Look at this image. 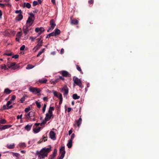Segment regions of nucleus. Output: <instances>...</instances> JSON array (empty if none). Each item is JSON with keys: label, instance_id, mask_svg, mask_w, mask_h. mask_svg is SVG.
Here are the masks:
<instances>
[{"label": "nucleus", "instance_id": "9b49d317", "mask_svg": "<svg viewBox=\"0 0 159 159\" xmlns=\"http://www.w3.org/2000/svg\"><path fill=\"white\" fill-rule=\"evenodd\" d=\"M34 20L32 17H29L26 21V25L30 26L33 23Z\"/></svg>", "mask_w": 159, "mask_h": 159}, {"label": "nucleus", "instance_id": "2f4dec72", "mask_svg": "<svg viewBox=\"0 0 159 159\" xmlns=\"http://www.w3.org/2000/svg\"><path fill=\"white\" fill-rule=\"evenodd\" d=\"M45 48H43L42 50L39 52L38 54L37 57H38L40 56L43 52H44Z\"/></svg>", "mask_w": 159, "mask_h": 159}, {"label": "nucleus", "instance_id": "6ab92c4d", "mask_svg": "<svg viewBox=\"0 0 159 159\" xmlns=\"http://www.w3.org/2000/svg\"><path fill=\"white\" fill-rule=\"evenodd\" d=\"M7 148L10 149H13L15 147V144L14 143L11 144H7L6 146Z\"/></svg>", "mask_w": 159, "mask_h": 159}, {"label": "nucleus", "instance_id": "39448f33", "mask_svg": "<svg viewBox=\"0 0 159 159\" xmlns=\"http://www.w3.org/2000/svg\"><path fill=\"white\" fill-rule=\"evenodd\" d=\"M60 152L61 154L60 156L58 158V159H63L64 157L66 152L65 149V147L62 146L60 149Z\"/></svg>", "mask_w": 159, "mask_h": 159}, {"label": "nucleus", "instance_id": "9d476101", "mask_svg": "<svg viewBox=\"0 0 159 159\" xmlns=\"http://www.w3.org/2000/svg\"><path fill=\"white\" fill-rule=\"evenodd\" d=\"M19 67V66L17 65H16L15 62L11 63L10 65L8 66V68L12 70L16 69L18 68Z\"/></svg>", "mask_w": 159, "mask_h": 159}, {"label": "nucleus", "instance_id": "412c9836", "mask_svg": "<svg viewBox=\"0 0 159 159\" xmlns=\"http://www.w3.org/2000/svg\"><path fill=\"white\" fill-rule=\"evenodd\" d=\"M47 138L48 137L47 136H43V138L42 139H40V140L39 141V143H41L43 141H44V142L47 141Z\"/></svg>", "mask_w": 159, "mask_h": 159}, {"label": "nucleus", "instance_id": "13d9d810", "mask_svg": "<svg viewBox=\"0 0 159 159\" xmlns=\"http://www.w3.org/2000/svg\"><path fill=\"white\" fill-rule=\"evenodd\" d=\"M64 49L63 48H61V51H60V52H61V54H63V53H64Z\"/></svg>", "mask_w": 159, "mask_h": 159}, {"label": "nucleus", "instance_id": "a211bd4d", "mask_svg": "<svg viewBox=\"0 0 159 159\" xmlns=\"http://www.w3.org/2000/svg\"><path fill=\"white\" fill-rule=\"evenodd\" d=\"M61 73L62 76L65 77L70 76V75L69 73L66 70H63L61 71Z\"/></svg>", "mask_w": 159, "mask_h": 159}, {"label": "nucleus", "instance_id": "f8f14e48", "mask_svg": "<svg viewBox=\"0 0 159 159\" xmlns=\"http://www.w3.org/2000/svg\"><path fill=\"white\" fill-rule=\"evenodd\" d=\"M44 29L43 27H37L35 29V31L38 33L39 34L38 36L40 34L43 32L44 31Z\"/></svg>", "mask_w": 159, "mask_h": 159}, {"label": "nucleus", "instance_id": "4d7b16f0", "mask_svg": "<svg viewBox=\"0 0 159 159\" xmlns=\"http://www.w3.org/2000/svg\"><path fill=\"white\" fill-rule=\"evenodd\" d=\"M0 5L3 8L5 7V4L1 3H0Z\"/></svg>", "mask_w": 159, "mask_h": 159}, {"label": "nucleus", "instance_id": "20e7f679", "mask_svg": "<svg viewBox=\"0 0 159 159\" xmlns=\"http://www.w3.org/2000/svg\"><path fill=\"white\" fill-rule=\"evenodd\" d=\"M26 113H27V114H25L26 117L27 119H29L30 117H34L35 115V112L33 111H30L29 113V111L30 110H25Z\"/></svg>", "mask_w": 159, "mask_h": 159}, {"label": "nucleus", "instance_id": "a18cd8bd", "mask_svg": "<svg viewBox=\"0 0 159 159\" xmlns=\"http://www.w3.org/2000/svg\"><path fill=\"white\" fill-rule=\"evenodd\" d=\"M15 13L16 14H20V13H21V14H22V11L21 10H16L15 11Z\"/></svg>", "mask_w": 159, "mask_h": 159}, {"label": "nucleus", "instance_id": "864d4df0", "mask_svg": "<svg viewBox=\"0 0 159 159\" xmlns=\"http://www.w3.org/2000/svg\"><path fill=\"white\" fill-rule=\"evenodd\" d=\"M43 100L44 101H46L47 102L48 101V98L47 97H44L43 98Z\"/></svg>", "mask_w": 159, "mask_h": 159}, {"label": "nucleus", "instance_id": "49530a36", "mask_svg": "<svg viewBox=\"0 0 159 159\" xmlns=\"http://www.w3.org/2000/svg\"><path fill=\"white\" fill-rule=\"evenodd\" d=\"M19 57V55H15L14 56H13L12 57V58H14V59H17Z\"/></svg>", "mask_w": 159, "mask_h": 159}, {"label": "nucleus", "instance_id": "a19ab883", "mask_svg": "<svg viewBox=\"0 0 159 159\" xmlns=\"http://www.w3.org/2000/svg\"><path fill=\"white\" fill-rule=\"evenodd\" d=\"M75 134H72L71 136V138L70 140L73 141V140L75 137Z\"/></svg>", "mask_w": 159, "mask_h": 159}, {"label": "nucleus", "instance_id": "bb28decb", "mask_svg": "<svg viewBox=\"0 0 159 159\" xmlns=\"http://www.w3.org/2000/svg\"><path fill=\"white\" fill-rule=\"evenodd\" d=\"M41 127H39L38 128H34L33 129V131L35 133H38L40 130Z\"/></svg>", "mask_w": 159, "mask_h": 159}, {"label": "nucleus", "instance_id": "de8ad7c7", "mask_svg": "<svg viewBox=\"0 0 159 159\" xmlns=\"http://www.w3.org/2000/svg\"><path fill=\"white\" fill-rule=\"evenodd\" d=\"M50 36H56L54 31L50 33Z\"/></svg>", "mask_w": 159, "mask_h": 159}, {"label": "nucleus", "instance_id": "4468645a", "mask_svg": "<svg viewBox=\"0 0 159 159\" xmlns=\"http://www.w3.org/2000/svg\"><path fill=\"white\" fill-rule=\"evenodd\" d=\"M30 27V26H27L26 25L24 26L23 27V30L24 33L25 34V35H26L28 33L30 30L29 29V27Z\"/></svg>", "mask_w": 159, "mask_h": 159}, {"label": "nucleus", "instance_id": "680f3d73", "mask_svg": "<svg viewBox=\"0 0 159 159\" xmlns=\"http://www.w3.org/2000/svg\"><path fill=\"white\" fill-rule=\"evenodd\" d=\"M72 132V130L71 129L69 131L68 134L69 135H70Z\"/></svg>", "mask_w": 159, "mask_h": 159}, {"label": "nucleus", "instance_id": "393cba45", "mask_svg": "<svg viewBox=\"0 0 159 159\" xmlns=\"http://www.w3.org/2000/svg\"><path fill=\"white\" fill-rule=\"evenodd\" d=\"M54 33L56 36L57 35H59V34H60L61 33L60 30L58 29H56L54 30Z\"/></svg>", "mask_w": 159, "mask_h": 159}, {"label": "nucleus", "instance_id": "7c9ffc66", "mask_svg": "<svg viewBox=\"0 0 159 159\" xmlns=\"http://www.w3.org/2000/svg\"><path fill=\"white\" fill-rule=\"evenodd\" d=\"M73 98L74 99H78L80 98V96H78L76 94H74L73 95Z\"/></svg>", "mask_w": 159, "mask_h": 159}, {"label": "nucleus", "instance_id": "f257e3e1", "mask_svg": "<svg viewBox=\"0 0 159 159\" xmlns=\"http://www.w3.org/2000/svg\"><path fill=\"white\" fill-rule=\"evenodd\" d=\"M52 147L51 145L49 146V148H44L41 149L40 151H37L36 154L38 155V157H40L41 156L42 158L44 157H47L48 154L51 152Z\"/></svg>", "mask_w": 159, "mask_h": 159}, {"label": "nucleus", "instance_id": "ddd939ff", "mask_svg": "<svg viewBox=\"0 0 159 159\" xmlns=\"http://www.w3.org/2000/svg\"><path fill=\"white\" fill-rule=\"evenodd\" d=\"M12 102L10 101L7 102L6 105H4L3 106L4 109H11L12 108Z\"/></svg>", "mask_w": 159, "mask_h": 159}, {"label": "nucleus", "instance_id": "1a4fd4ad", "mask_svg": "<svg viewBox=\"0 0 159 159\" xmlns=\"http://www.w3.org/2000/svg\"><path fill=\"white\" fill-rule=\"evenodd\" d=\"M61 90L64 92V96L66 97L69 92V89L66 86H65L61 88Z\"/></svg>", "mask_w": 159, "mask_h": 159}, {"label": "nucleus", "instance_id": "4c0bfd02", "mask_svg": "<svg viewBox=\"0 0 159 159\" xmlns=\"http://www.w3.org/2000/svg\"><path fill=\"white\" fill-rule=\"evenodd\" d=\"M16 98V97L15 95H13L12 96L11 98V99L10 100V101H11V102L14 101L15 100V99Z\"/></svg>", "mask_w": 159, "mask_h": 159}, {"label": "nucleus", "instance_id": "bf43d9fd", "mask_svg": "<svg viewBox=\"0 0 159 159\" xmlns=\"http://www.w3.org/2000/svg\"><path fill=\"white\" fill-rule=\"evenodd\" d=\"M93 0H90L89 1V2L90 4H92L93 3Z\"/></svg>", "mask_w": 159, "mask_h": 159}, {"label": "nucleus", "instance_id": "c756f323", "mask_svg": "<svg viewBox=\"0 0 159 159\" xmlns=\"http://www.w3.org/2000/svg\"><path fill=\"white\" fill-rule=\"evenodd\" d=\"M42 42L41 41L38 44L37 46L35 47V48L37 49H38L39 48L42 46Z\"/></svg>", "mask_w": 159, "mask_h": 159}, {"label": "nucleus", "instance_id": "f3484780", "mask_svg": "<svg viewBox=\"0 0 159 159\" xmlns=\"http://www.w3.org/2000/svg\"><path fill=\"white\" fill-rule=\"evenodd\" d=\"M23 16L22 15V14L20 13L16 17L15 20L16 21H19L21 20L23 18Z\"/></svg>", "mask_w": 159, "mask_h": 159}, {"label": "nucleus", "instance_id": "f03ea898", "mask_svg": "<svg viewBox=\"0 0 159 159\" xmlns=\"http://www.w3.org/2000/svg\"><path fill=\"white\" fill-rule=\"evenodd\" d=\"M29 90L31 92H32L34 94H37L40 93L41 90L39 88L37 87H30L29 88Z\"/></svg>", "mask_w": 159, "mask_h": 159}, {"label": "nucleus", "instance_id": "c85d7f7f", "mask_svg": "<svg viewBox=\"0 0 159 159\" xmlns=\"http://www.w3.org/2000/svg\"><path fill=\"white\" fill-rule=\"evenodd\" d=\"M34 67H35V66H33V65H30V64H29V65H27V66L26 67V69H27V70H30V69H32Z\"/></svg>", "mask_w": 159, "mask_h": 159}, {"label": "nucleus", "instance_id": "7ed1b4c3", "mask_svg": "<svg viewBox=\"0 0 159 159\" xmlns=\"http://www.w3.org/2000/svg\"><path fill=\"white\" fill-rule=\"evenodd\" d=\"M73 80L74 83L76 85L79 86L80 87L83 88V86H82V83L80 79L78 78L74 77L73 78Z\"/></svg>", "mask_w": 159, "mask_h": 159}, {"label": "nucleus", "instance_id": "ea45409f", "mask_svg": "<svg viewBox=\"0 0 159 159\" xmlns=\"http://www.w3.org/2000/svg\"><path fill=\"white\" fill-rule=\"evenodd\" d=\"M1 69H4L6 70V66L5 65H1Z\"/></svg>", "mask_w": 159, "mask_h": 159}, {"label": "nucleus", "instance_id": "0eeeda50", "mask_svg": "<svg viewBox=\"0 0 159 159\" xmlns=\"http://www.w3.org/2000/svg\"><path fill=\"white\" fill-rule=\"evenodd\" d=\"M52 110H48V112L46 114V117L45 118L46 121H48L51 118V117L52 116Z\"/></svg>", "mask_w": 159, "mask_h": 159}, {"label": "nucleus", "instance_id": "423d86ee", "mask_svg": "<svg viewBox=\"0 0 159 159\" xmlns=\"http://www.w3.org/2000/svg\"><path fill=\"white\" fill-rule=\"evenodd\" d=\"M52 93L57 98H58L60 99V101L59 103L60 104H61L63 100L62 94L60 93H59V96L57 94V92L55 91H53Z\"/></svg>", "mask_w": 159, "mask_h": 159}, {"label": "nucleus", "instance_id": "2eb2a0df", "mask_svg": "<svg viewBox=\"0 0 159 159\" xmlns=\"http://www.w3.org/2000/svg\"><path fill=\"white\" fill-rule=\"evenodd\" d=\"M11 125H1V127H0V130L2 131L3 130H5L11 127Z\"/></svg>", "mask_w": 159, "mask_h": 159}, {"label": "nucleus", "instance_id": "774afa93", "mask_svg": "<svg viewBox=\"0 0 159 159\" xmlns=\"http://www.w3.org/2000/svg\"><path fill=\"white\" fill-rule=\"evenodd\" d=\"M51 54L52 55H55L56 54V52L55 51H53L51 53Z\"/></svg>", "mask_w": 159, "mask_h": 159}, {"label": "nucleus", "instance_id": "5701e85b", "mask_svg": "<svg viewBox=\"0 0 159 159\" xmlns=\"http://www.w3.org/2000/svg\"><path fill=\"white\" fill-rule=\"evenodd\" d=\"M12 90H10L8 88H7L5 89L4 93L7 94H10Z\"/></svg>", "mask_w": 159, "mask_h": 159}, {"label": "nucleus", "instance_id": "473e14b6", "mask_svg": "<svg viewBox=\"0 0 159 159\" xmlns=\"http://www.w3.org/2000/svg\"><path fill=\"white\" fill-rule=\"evenodd\" d=\"M7 121L5 119H2L0 120V123L1 124H5L6 123Z\"/></svg>", "mask_w": 159, "mask_h": 159}, {"label": "nucleus", "instance_id": "aec40b11", "mask_svg": "<svg viewBox=\"0 0 159 159\" xmlns=\"http://www.w3.org/2000/svg\"><path fill=\"white\" fill-rule=\"evenodd\" d=\"M31 4L28 2H24L23 3V7H26L28 8H30L31 7Z\"/></svg>", "mask_w": 159, "mask_h": 159}, {"label": "nucleus", "instance_id": "72a5a7b5", "mask_svg": "<svg viewBox=\"0 0 159 159\" xmlns=\"http://www.w3.org/2000/svg\"><path fill=\"white\" fill-rule=\"evenodd\" d=\"M35 103L36 105L38 108H40L41 107V105L40 102H39L38 101H36Z\"/></svg>", "mask_w": 159, "mask_h": 159}, {"label": "nucleus", "instance_id": "09e8293b", "mask_svg": "<svg viewBox=\"0 0 159 159\" xmlns=\"http://www.w3.org/2000/svg\"><path fill=\"white\" fill-rule=\"evenodd\" d=\"M25 48V46L24 45H22L20 48V50H24Z\"/></svg>", "mask_w": 159, "mask_h": 159}, {"label": "nucleus", "instance_id": "79ce46f5", "mask_svg": "<svg viewBox=\"0 0 159 159\" xmlns=\"http://www.w3.org/2000/svg\"><path fill=\"white\" fill-rule=\"evenodd\" d=\"M13 155L17 157H18L20 155L18 153L15 152H13Z\"/></svg>", "mask_w": 159, "mask_h": 159}, {"label": "nucleus", "instance_id": "e433bc0d", "mask_svg": "<svg viewBox=\"0 0 159 159\" xmlns=\"http://www.w3.org/2000/svg\"><path fill=\"white\" fill-rule=\"evenodd\" d=\"M76 68L80 72V73L81 74H83V72L81 70V69L80 68L79 66L78 65H76Z\"/></svg>", "mask_w": 159, "mask_h": 159}, {"label": "nucleus", "instance_id": "3c124183", "mask_svg": "<svg viewBox=\"0 0 159 159\" xmlns=\"http://www.w3.org/2000/svg\"><path fill=\"white\" fill-rule=\"evenodd\" d=\"M76 122H77V126L78 127H79L81 123V122L77 120V121Z\"/></svg>", "mask_w": 159, "mask_h": 159}, {"label": "nucleus", "instance_id": "603ef678", "mask_svg": "<svg viewBox=\"0 0 159 159\" xmlns=\"http://www.w3.org/2000/svg\"><path fill=\"white\" fill-rule=\"evenodd\" d=\"M57 152V150L56 149H55L54 150V151L53 152V154H54L56 155Z\"/></svg>", "mask_w": 159, "mask_h": 159}, {"label": "nucleus", "instance_id": "338daca9", "mask_svg": "<svg viewBox=\"0 0 159 159\" xmlns=\"http://www.w3.org/2000/svg\"><path fill=\"white\" fill-rule=\"evenodd\" d=\"M59 78L60 79H61L62 80H64V78L61 76H59Z\"/></svg>", "mask_w": 159, "mask_h": 159}, {"label": "nucleus", "instance_id": "cd10ccee", "mask_svg": "<svg viewBox=\"0 0 159 159\" xmlns=\"http://www.w3.org/2000/svg\"><path fill=\"white\" fill-rule=\"evenodd\" d=\"M78 23V21L77 20H71V24L76 25Z\"/></svg>", "mask_w": 159, "mask_h": 159}, {"label": "nucleus", "instance_id": "4be33fe9", "mask_svg": "<svg viewBox=\"0 0 159 159\" xmlns=\"http://www.w3.org/2000/svg\"><path fill=\"white\" fill-rule=\"evenodd\" d=\"M72 141L71 140H69L68 141V142L67 144V146H68V148H70L72 146Z\"/></svg>", "mask_w": 159, "mask_h": 159}, {"label": "nucleus", "instance_id": "052dcab7", "mask_svg": "<svg viewBox=\"0 0 159 159\" xmlns=\"http://www.w3.org/2000/svg\"><path fill=\"white\" fill-rule=\"evenodd\" d=\"M59 79H56L53 82V83H55L58 82Z\"/></svg>", "mask_w": 159, "mask_h": 159}, {"label": "nucleus", "instance_id": "5fc2aeb1", "mask_svg": "<svg viewBox=\"0 0 159 159\" xmlns=\"http://www.w3.org/2000/svg\"><path fill=\"white\" fill-rule=\"evenodd\" d=\"M47 106V103H45L44 104V106L43 107L42 109H46Z\"/></svg>", "mask_w": 159, "mask_h": 159}, {"label": "nucleus", "instance_id": "58836bf2", "mask_svg": "<svg viewBox=\"0 0 159 159\" xmlns=\"http://www.w3.org/2000/svg\"><path fill=\"white\" fill-rule=\"evenodd\" d=\"M56 155L54 154H52V155H51L50 156V159H54V158L56 156Z\"/></svg>", "mask_w": 159, "mask_h": 159}, {"label": "nucleus", "instance_id": "0e129e2a", "mask_svg": "<svg viewBox=\"0 0 159 159\" xmlns=\"http://www.w3.org/2000/svg\"><path fill=\"white\" fill-rule=\"evenodd\" d=\"M20 39V38H19L18 37H17V38H16V40L17 41L19 42Z\"/></svg>", "mask_w": 159, "mask_h": 159}, {"label": "nucleus", "instance_id": "37998d69", "mask_svg": "<svg viewBox=\"0 0 159 159\" xmlns=\"http://www.w3.org/2000/svg\"><path fill=\"white\" fill-rule=\"evenodd\" d=\"M20 146L21 147H25L26 146L25 144V143H21L20 144Z\"/></svg>", "mask_w": 159, "mask_h": 159}, {"label": "nucleus", "instance_id": "6e6d98bb", "mask_svg": "<svg viewBox=\"0 0 159 159\" xmlns=\"http://www.w3.org/2000/svg\"><path fill=\"white\" fill-rule=\"evenodd\" d=\"M22 116V115H21L20 116L18 115L17 116V119H21Z\"/></svg>", "mask_w": 159, "mask_h": 159}, {"label": "nucleus", "instance_id": "dca6fc26", "mask_svg": "<svg viewBox=\"0 0 159 159\" xmlns=\"http://www.w3.org/2000/svg\"><path fill=\"white\" fill-rule=\"evenodd\" d=\"M50 137L52 139L55 140L56 139V134L55 132L52 131H51L49 133Z\"/></svg>", "mask_w": 159, "mask_h": 159}, {"label": "nucleus", "instance_id": "c9c22d12", "mask_svg": "<svg viewBox=\"0 0 159 159\" xmlns=\"http://www.w3.org/2000/svg\"><path fill=\"white\" fill-rule=\"evenodd\" d=\"M26 97V96H25L23 97L22 98H21L20 100V101L21 103H23L24 102L25 100V97Z\"/></svg>", "mask_w": 159, "mask_h": 159}, {"label": "nucleus", "instance_id": "c03bdc74", "mask_svg": "<svg viewBox=\"0 0 159 159\" xmlns=\"http://www.w3.org/2000/svg\"><path fill=\"white\" fill-rule=\"evenodd\" d=\"M39 4L38 2L37 1H34L33 2V6H35Z\"/></svg>", "mask_w": 159, "mask_h": 159}, {"label": "nucleus", "instance_id": "e2e57ef3", "mask_svg": "<svg viewBox=\"0 0 159 159\" xmlns=\"http://www.w3.org/2000/svg\"><path fill=\"white\" fill-rule=\"evenodd\" d=\"M46 123V122H45L44 121H43V122H42L41 124H40V125L41 126H42L43 125H44Z\"/></svg>", "mask_w": 159, "mask_h": 159}, {"label": "nucleus", "instance_id": "69168bd1", "mask_svg": "<svg viewBox=\"0 0 159 159\" xmlns=\"http://www.w3.org/2000/svg\"><path fill=\"white\" fill-rule=\"evenodd\" d=\"M5 6L6 5L7 6H8V7H11V4L8 3L7 4H5Z\"/></svg>", "mask_w": 159, "mask_h": 159}, {"label": "nucleus", "instance_id": "6e6552de", "mask_svg": "<svg viewBox=\"0 0 159 159\" xmlns=\"http://www.w3.org/2000/svg\"><path fill=\"white\" fill-rule=\"evenodd\" d=\"M50 25L51 26L49 28L48 30L47 31L48 32H49L50 30H52L56 25L55 22L53 19H52L50 20Z\"/></svg>", "mask_w": 159, "mask_h": 159}, {"label": "nucleus", "instance_id": "8fccbe9b", "mask_svg": "<svg viewBox=\"0 0 159 159\" xmlns=\"http://www.w3.org/2000/svg\"><path fill=\"white\" fill-rule=\"evenodd\" d=\"M36 38V37H30V39L31 40V41H34Z\"/></svg>", "mask_w": 159, "mask_h": 159}, {"label": "nucleus", "instance_id": "f704fd0d", "mask_svg": "<svg viewBox=\"0 0 159 159\" xmlns=\"http://www.w3.org/2000/svg\"><path fill=\"white\" fill-rule=\"evenodd\" d=\"M22 35V33L21 32H19L16 34V37L20 38Z\"/></svg>", "mask_w": 159, "mask_h": 159}, {"label": "nucleus", "instance_id": "a878e982", "mask_svg": "<svg viewBox=\"0 0 159 159\" xmlns=\"http://www.w3.org/2000/svg\"><path fill=\"white\" fill-rule=\"evenodd\" d=\"M47 80L46 79H43L41 80H39V81L41 83H46Z\"/></svg>", "mask_w": 159, "mask_h": 159}, {"label": "nucleus", "instance_id": "b1692460", "mask_svg": "<svg viewBox=\"0 0 159 159\" xmlns=\"http://www.w3.org/2000/svg\"><path fill=\"white\" fill-rule=\"evenodd\" d=\"M32 125H27L25 126V129L27 131H29L30 130Z\"/></svg>", "mask_w": 159, "mask_h": 159}]
</instances>
